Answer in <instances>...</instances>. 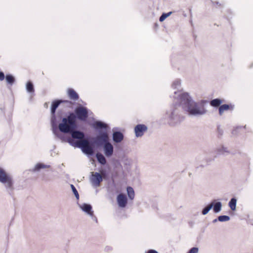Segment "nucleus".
Segmentation results:
<instances>
[{"mask_svg": "<svg viewBox=\"0 0 253 253\" xmlns=\"http://www.w3.org/2000/svg\"><path fill=\"white\" fill-rule=\"evenodd\" d=\"M173 105L167 111L165 118L171 126H176L184 120L181 114L180 106L191 116H199L205 115L207 110L203 105L194 101L189 93L174 91Z\"/></svg>", "mask_w": 253, "mask_h": 253, "instance_id": "f257e3e1", "label": "nucleus"}, {"mask_svg": "<svg viewBox=\"0 0 253 253\" xmlns=\"http://www.w3.org/2000/svg\"><path fill=\"white\" fill-rule=\"evenodd\" d=\"M76 119V115L71 113L67 118H63L62 122L59 124L58 129L61 132L71 133L72 137L78 140L85 139L83 132L75 130L77 127Z\"/></svg>", "mask_w": 253, "mask_h": 253, "instance_id": "f03ea898", "label": "nucleus"}, {"mask_svg": "<svg viewBox=\"0 0 253 253\" xmlns=\"http://www.w3.org/2000/svg\"><path fill=\"white\" fill-rule=\"evenodd\" d=\"M67 141L71 146L81 149L82 152L87 155L92 156L94 154L93 147L87 139L75 141L72 138H68Z\"/></svg>", "mask_w": 253, "mask_h": 253, "instance_id": "7ed1b4c3", "label": "nucleus"}, {"mask_svg": "<svg viewBox=\"0 0 253 253\" xmlns=\"http://www.w3.org/2000/svg\"><path fill=\"white\" fill-rule=\"evenodd\" d=\"M0 182L4 186L6 192L10 195H12L14 189L13 177L11 175L0 167Z\"/></svg>", "mask_w": 253, "mask_h": 253, "instance_id": "20e7f679", "label": "nucleus"}, {"mask_svg": "<svg viewBox=\"0 0 253 253\" xmlns=\"http://www.w3.org/2000/svg\"><path fill=\"white\" fill-rule=\"evenodd\" d=\"M65 102L67 104L68 106H71L72 105V103L70 101L68 100H57L52 102L51 107V123L55 122V113L56 109L59 106L60 103Z\"/></svg>", "mask_w": 253, "mask_h": 253, "instance_id": "39448f33", "label": "nucleus"}, {"mask_svg": "<svg viewBox=\"0 0 253 253\" xmlns=\"http://www.w3.org/2000/svg\"><path fill=\"white\" fill-rule=\"evenodd\" d=\"M91 174L89 180L92 185L95 187H99L103 180L102 176L97 172H91Z\"/></svg>", "mask_w": 253, "mask_h": 253, "instance_id": "423d86ee", "label": "nucleus"}, {"mask_svg": "<svg viewBox=\"0 0 253 253\" xmlns=\"http://www.w3.org/2000/svg\"><path fill=\"white\" fill-rule=\"evenodd\" d=\"M76 117L81 121H85L88 117V111L86 108L80 106L75 109Z\"/></svg>", "mask_w": 253, "mask_h": 253, "instance_id": "0eeeda50", "label": "nucleus"}, {"mask_svg": "<svg viewBox=\"0 0 253 253\" xmlns=\"http://www.w3.org/2000/svg\"><path fill=\"white\" fill-rule=\"evenodd\" d=\"M108 140V134L106 131H104L100 133L96 137L94 143L98 146H101L109 142Z\"/></svg>", "mask_w": 253, "mask_h": 253, "instance_id": "6e6552de", "label": "nucleus"}, {"mask_svg": "<svg viewBox=\"0 0 253 253\" xmlns=\"http://www.w3.org/2000/svg\"><path fill=\"white\" fill-rule=\"evenodd\" d=\"M104 154L106 157L109 158L111 157L114 152V147L109 141L103 145Z\"/></svg>", "mask_w": 253, "mask_h": 253, "instance_id": "1a4fd4ad", "label": "nucleus"}, {"mask_svg": "<svg viewBox=\"0 0 253 253\" xmlns=\"http://www.w3.org/2000/svg\"><path fill=\"white\" fill-rule=\"evenodd\" d=\"M148 129L146 126L143 124H139L136 125L134 127V132L136 137H141L143 135L144 133Z\"/></svg>", "mask_w": 253, "mask_h": 253, "instance_id": "9d476101", "label": "nucleus"}, {"mask_svg": "<svg viewBox=\"0 0 253 253\" xmlns=\"http://www.w3.org/2000/svg\"><path fill=\"white\" fill-rule=\"evenodd\" d=\"M117 201L119 207L122 208H125L127 203L126 196L124 194H119L117 196Z\"/></svg>", "mask_w": 253, "mask_h": 253, "instance_id": "9b49d317", "label": "nucleus"}, {"mask_svg": "<svg viewBox=\"0 0 253 253\" xmlns=\"http://www.w3.org/2000/svg\"><path fill=\"white\" fill-rule=\"evenodd\" d=\"M51 126H52V130L53 133V134L58 138L60 139L62 141H65L66 140V138L64 137L63 134L59 132L58 128L57 126V125L55 122H52L51 123Z\"/></svg>", "mask_w": 253, "mask_h": 253, "instance_id": "f8f14e48", "label": "nucleus"}, {"mask_svg": "<svg viewBox=\"0 0 253 253\" xmlns=\"http://www.w3.org/2000/svg\"><path fill=\"white\" fill-rule=\"evenodd\" d=\"M124 137L123 134L120 131H115L113 133V140L116 143L121 142Z\"/></svg>", "mask_w": 253, "mask_h": 253, "instance_id": "ddd939ff", "label": "nucleus"}, {"mask_svg": "<svg viewBox=\"0 0 253 253\" xmlns=\"http://www.w3.org/2000/svg\"><path fill=\"white\" fill-rule=\"evenodd\" d=\"M81 209L84 212L87 213L90 216H93V211H91L92 207L90 205L87 204H84L80 206Z\"/></svg>", "mask_w": 253, "mask_h": 253, "instance_id": "4468645a", "label": "nucleus"}, {"mask_svg": "<svg viewBox=\"0 0 253 253\" xmlns=\"http://www.w3.org/2000/svg\"><path fill=\"white\" fill-rule=\"evenodd\" d=\"M215 151L217 155H226L230 153L228 148L223 145L217 148Z\"/></svg>", "mask_w": 253, "mask_h": 253, "instance_id": "2eb2a0df", "label": "nucleus"}, {"mask_svg": "<svg viewBox=\"0 0 253 253\" xmlns=\"http://www.w3.org/2000/svg\"><path fill=\"white\" fill-rule=\"evenodd\" d=\"M93 127L97 129H106L108 128V125L101 122V121H96L94 122L93 124Z\"/></svg>", "mask_w": 253, "mask_h": 253, "instance_id": "dca6fc26", "label": "nucleus"}, {"mask_svg": "<svg viewBox=\"0 0 253 253\" xmlns=\"http://www.w3.org/2000/svg\"><path fill=\"white\" fill-rule=\"evenodd\" d=\"M96 158L98 162L102 165H104L106 164V158L102 154L100 153H96Z\"/></svg>", "mask_w": 253, "mask_h": 253, "instance_id": "f3484780", "label": "nucleus"}, {"mask_svg": "<svg viewBox=\"0 0 253 253\" xmlns=\"http://www.w3.org/2000/svg\"><path fill=\"white\" fill-rule=\"evenodd\" d=\"M68 93L70 99L74 100L78 99L79 95L74 89L72 88L69 89Z\"/></svg>", "mask_w": 253, "mask_h": 253, "instance_id": "a211bd4d", "label": "nucleus"}, {"mask_svg": "<svg viewBox=\"0 0 253 253\" xmlns=\"http://www.w3.org/2000/svg\"><path fill=\"white\" fill-rule=\"evenodd\" d=\"M50 167L49 165H45L42 163H38L35 166L34 169H33V171H38L42 169H46Z\"/></svg>", "mask_w": 253, "mask_h": 253, "instance_id": "6ab92c4d", "label": "nucleus"}, {"mask_svg": "<svg viewBox=\"0 0 253 253\" xmlns=\"http://www.w3.org/2000/svg\"><path fill=\"white\" fill-rule=\"evenodd\" d=\"M213 210L214 212L218 213L221 210L222 204L220 202H217L215 203H213Z\"/></svg>", "mask_w": 253, "mask_h": 253, "instance_id": "aec40b11", "label": "nucleus"}, {"mask_svg": "<svg viewBox=\"0 0 253 253\" xmlns=\"http://www.w3.org/2000/svg\"><path fill=\"white\" fill-rule=\"evenodd\" d=\"M126 191L129 199L133 200L135 196L133 189L131 187H127L126 188Z\"/></svg>", "mask_w": 253, "mask_h": 253, "instance_id": "412c9836", "label": "nucleus"}, {"mask_svg": "<svg viewBox=\"0 0 253 253\" xmlns=\"http://www.w3.org/2000/svg\"><path fill=\"white\" fill-rule=\"evenodd\" d=\"M222 101L221 99L218 98L214 99L211 101L210 105L213 107H218L222 103Z\"/></svg>", "mask_w": 253, "mask_h": 253, "instance_id": "4be33fe9", "label": "nucleus"}, {"mask_svg": "<svg viewBox=\"0 0 253 253\" xmlns=\"http://www.w3.org/2000/svg\"><path fill=\"white\" fill-rule=\"evenodd\" d=\"M237 199L232 198L229 202V206L232 211H235L236 208Z\"/></svg>", "mask_w": 253, "mask_h": 253, "instance_id": "5701e85b", "label": "nucleus"}, {"mask_svg": "<svg viewBox=\"0 0 253 253\" xmlns=\"http://www.w3.org/2000/svg\"><path fill=\"white\" fill-rule=\"evenodd\" d=\"M229 109V106L227 104H223L219 107V114L221 116L225 111H227Z\"/></svg>", "mask_w": 253, "mask_h": 253, "instance_id": "b1692460", "label": "nucleus"}, {"mask_svg": "<svg viewBox=\"0 0 253 253\" xmlns=\"http://www.w3.org/2000/svg\"><path fill=\"white\" fill-rule=\"evenodd\" d=\"M5 79L7 83L11 85H12L15 81L14 77L11 75H6Z\"/></svg>", "mask_w": 253, "mask_h": 253, "instance_id": "393cba45", "label": "nucleus"}, {"mask_svg": "<svg viewBox=\"0 0 253 253\" xmlns=\"http://www.w3.org/2000/svg\"><path fill=\"white\" fill-rule=\"evenodd\" d=\"M180 81L179 79L175 80L172 83L171 86L174 89H179L180 87Z\"/></svg>", "mask_w": 253, "mask_h": 253, "instance_id": "a878e982", "label": "nucleus"}, {"mask_svg": "<svg viewBox=\"0 0 253 253\" xmlns=\"http://www.w3.org/2000/svg\"><path fill=\"white\" fill-rule=\"evenodd\" d=\"M26 89H27V91L29 92H34V85L32 82H28L27 83Z\"/></svg>", "mask_w": 253, "mask_h": 253, "instance_id": "bb28decb", "label": "nucleus"}, {"mask_svg": "<svg viewBox=\"0 0 253 253\" xmlns=\"http://www.w3.org/2000/svg\"><path fill=\"white\" fill-rule=\"evenodd\" d=\"M213 206V202L205 207L202 211V214L203 215H206L207 214L210 210L212 208Z\"/></svg>", "mask_w": 253, "mask_h": 253, "instance_id": "cd10ccee", "label": "nucleus"}, {"mask_svg": "<svg viewBox=\"0 0 253 253\" xmlns=\"http://www.w3.org/2000/svg\"><path fill=\"white\" fill-rule=\"evenodd\" d=\"M230 220V217L228 215H220L218 217V220L220 222L228 221Z\"/></svg>", "mask_w": 253, "mask_h": 253, "instance_id": "c85d7f7f", "label": "nucleus"}, {"mask_svg": "<svg viewBox=\"0 0 253 253\" xmlns=\"http://www.w3.org/2000/svg\"><path fill=\"white\" fill-rule=\"evenodd\" d=\"M172 13V12H169L168 13H164L162 14V15L160 16L159 18V20L161 22H162L165 20L167 17H168L169 16L171 15Z\"/></svg>", "mask_w": 253, "mask_h": 253, "instance_id": "c756f323", "label": "nucleus"}, {"mask_svg": "<svg viewBox=\"0 0 253 253\" xmlns=\"http://www.w3.org/2000/svg\"><path fill=\"white\" fill-rule=\"evenodd\" d=\"M199 249L197 247L192 248L187 253H198Z\"/></svg>", "mask_w": 253, "mask_h": 253, "instance_id": "7c9ffc66", "label": "nucleus"}, {"mask_svg": "<svg viewBox=\"0 0 253 253\" xmlns=\"http://www.w3.org/2000/svg\"><path fill=\"white\" fill-rule=\"evenodd\" d=\"M104 250L106 252H110L112 251V248L111 246H107L105 247Z\"/></svg>", "mask_w": 253, "mask_h": 253, "instance_id": "2f4dec72", "label": "nucleus"}, {"mask_svg": "<svg viewBox=\"0 0 253 253\" xmlns=\"http://www.w3.org/2000/svg\"><path fill=\"white\" fill-rule=\"evenodd\" d=\"M71 187L72 190L74 194H75V193H76L78 192L76 188L73 184H71Z\"/></svg>", "mask_w": 253, "mask_h": 253, "instance_id": "473e14b6", "label": "nucleus"}, {"mask_svg": "<svg viewBox=\"0 0 253 253\" xmlns=\"http://www.w3.org/2000/svg\"><path fill=\"white\" fill-rule=\"evenodd\" d=\"M5 78L4 74L3 72H0V81H2Z\"/></svg>", "mask_w": 253, "mask_h": 253, "instance_id": "72a5a7b5", "label": "nucleus"}, {"mask_svg": "<svg viewBox=\"0 0 253 253\" xmlns=\"http://www.w3.org/2000/svg\"><path fill=\"white\" fill-rule=\"evenodd\" d=\"M147 253H158V252L154 250H150Z\"/></svg>", "mask_w": 253, "mask_h": 253, "instance_id": "f704fd0d", "label": "nucleus"}, {"mask_svg": "<svg viewBox=\"0 0 253 253\" xmlns=\"http://www.w3.org/2000/svg\"><path fill=\"white\" fill-rule=\"evenodd\" d=\"M75 196L76 197V198L77 199H79V194L78 193V192H77V193H75Z\"/></svg>", "mask_w": 253, "mask_h": 253, "instance_id": "c9c22d12", "label": "nucleus"}, {"mask_svg": "<svg viewBox=\"0 0 253 253\" xmlns=\"http://www.w3.org/2000/svg\"><path fill=\"white\" fill-rule=\"evenodd\" d=\"M217 220H218V218L217 219H214V220H213L212 222L213 223H215L216 222H217Z\"/></svg>", "mask_w": 253, "mask_h": 253, "instance_id": "e433bc0d", "label": "nucleus"}, {"mask_svg": "<svg viewBox=\"0 0 253 253\" xmlns=\"http://www.w3.org/2000/svg\"><path fill=\"white\" fill-rule=\"evenodd\" d=\"M44 105V107H45L46 108L47 107V103H45Z\"/></svg>", "mask_w": 253, "mask_h": 253, "instance_id": "4c0bfd02", "label": "nucleus"}, {"mask_svg": "<svg viewBox=\"0 0 253 253\" xmlns=\"http://www.w3.org/2000/svg\"><path fill=\"white\" fill-rule=\"evenodd\" d=\"M218 132L219 133H220L221 135L222 134V132L221 131H220V130L218 129Z\"/></svg>", "mask_w": 253, "mask_h": 253, "instance_id": "58836bf2", "label": "nucleus"}]
</instances>
